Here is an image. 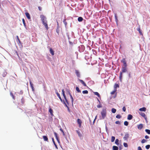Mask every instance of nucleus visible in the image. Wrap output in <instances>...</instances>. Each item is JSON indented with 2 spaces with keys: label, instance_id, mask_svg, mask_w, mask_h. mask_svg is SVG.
Listing matches in <instances>:
<instances>
[{
  "label": "nucleus",
  "instance_id": "4",
  "mask_svg": "<svg viewBox=\"0 0 150 150\" xmlns=\"http://www.w3.org/2000/svg\"><path fill=\"white\" fill-rule=\"evenodd\" d=\"M121 62H122L123 64L122 67H127V64L126 63L125 59V58L123 59L121 61Z\"/></svg>",
  "mask_w": 150,
  "mask_h": 150
},
{
  "label": "nucleus",
  "instance_id": "8",
  "mask_svg": "<svg viewBox=\"0 0 150 150\" xmlns=\"http://www.w3.org/2000/svg\"><path fill=\"white\" fill-rule=\"evenodd\" d=\"M75 71L76 74L77 76L78 77H80V74L79 71L78 70H76Z\"/></svg>",
  "mask_w": 150,
  "mask_h": 150
},
{
  "label": "nucleus",
  "instance_id": "31",
  "mask_svg": "<svg viewBox=\"0 0 150 150\" xmlns=\"http://www.w3.org/2000/svg\"><path fill=\"white\" fill-rule=\"evenodd\" d=\"M111 111L112 113H115L116 112V110L114 108H112V109Z\"/></svg>",
  "mask_w": 150,
  "mask_h": 150
},
{
  "label": "nucleus",
  "instance_id": "41",
  "mask_svg": "<svg viewBox=\"0 0 150 150\" xmlns=\"http://www.w3.org/2000/svg\"><path fill=\"white\" fill-rule=\"evenodd\" d=\"M116 90H117L116 89H115L114 91H113L111 92L110 93L111 94V95L114 94L115 93V91H116Z\"/></svg>",
  "mask_w": 150,
  "mask_h": 150
},
{
  "label": "nucleus",
  "instance_id": "23",
  "mask_svg": "<svg viewBox=\"0 0 150 150\" xmlns=\"http://www.w3.org/2000/svg\"><path fill=\"white\" fill-rule=\"evenodd\" d=\"M78 21L79 22H81L83 20V18L81 17H79L78 18Z\"/></svg>",
  "mask_w": 150,
  "mask_h": 150
},
{
  "label": "nucleus",
  "instance_id": "14",
  "mask_svg": "<svg viewBox=\"0 0 150 150\" xmlns=\"http://www.w3.org/2000/svg\"><path fill=\"white\" fill-rule=\"evenodd\" d=\"M42 137L44 141L48 142V139L47 136H43Z\"/></svg>",
  "mask_w": 150,
  "mask_h": 150
},
{
  "label": "nucleus",
  "instance_id": "34",
  "mask_svg": "<svg viewBox=\"0 0 150 150\" xmlns=\"http://www.w3.org/2000/svg\"><path fill=\"white\" fill-rule=\"evenodd\" d=\"M82 93L83 94H88V91L87 90H84L83 91Z\"/></svg>",
  "mask_w": 150,
  "mask_h": 150
},
{
  "label": "nucleus",
  "instance_id": "29",
  "mask_svg": "<svg viewBox=\"0 0 150 150\" xmlns=\"http://www.w3.org/2000/svg\"><path fill=\"white\" fill-rule=\"evenodd\" d=\"M21 105H23L25 102V100L23 98L21 99Z\"/></svg>",
  "mask_w": 150,
  "mask_h": 150
},
{
  "label": "nucleus",
  "instance_id": "51",
  "mask_svg": "<svg viewBox=\"0 0 150 150\" xmlns=\"http://www.w3.org/2000/svg\"><path fill=\"white\" fill-rule=\"evenodd\" d=\"M63 22L64 23V24H65V25H67V22L65 21V20H64V21H63Z\"/></svg>",
  "mask_w": 150,
  "mask_h": 150
},
{
  "label": "nucleus",
  "instance_id": "47",
  "mask_svg": "<svg viewBox=\"0 0 150 150\" xmlns=\"http://www.w3.org/2000/svg\"><path fill=\"white\" fill-rule=\"evenodd\" d=\"M97 107L98 108H100L102 107V106L101 105H97Z\"/></svg>",
  "mask_w": 150,
  "mask_h": 150
},
{
  "label": "nucleus",
  "instance_id": "58",
  "mask_svg": "<svg viewBox=\"0 0 150 150\" xmlns=\"http://www.w3.org/2000/svg\"><path fill=\"white\" fill-rule=\"evenodd\" d=\"M57 33H59L58 31H57Z\"/></svg>",
  "mask_w": 150,
  "mask_h": 150
},
{
  "label": "nucleus",
  "instance_id": "40",
  "mask_svg": "<svg viewBox=\"0 0 150 150\" xmlns=\"http://www.w3.org/2000/svg\"><path fill=\"white\" fill-rule=\"evenodd\" d=\"M150 145H146L145 146L146 149H149L150 148Z\"/></svg>",
  "mask_w": 150,
  "mask_h": 150
},
{
  "label": "nucleus",
  "instance_id": "15",
  "mask_svg": "<svg viewBox=\"0 0 150 150\" xmlns=\"http://www.w3.org/2000/svg\"><path fill=\"white\" fill-rule=\"evenodd\" d=\"M132 116L131 114H129L128 115L127 119L128 120H131L132 119Z\"/></svg>",
  "mask_w": 150,
  "mask_h": 150
},
{
  "label": "nucleus",
  "instance_id": "32",
  "mask_svg": "<svg viewBox=\"0 0 150 150\" xmlns=\"http://www.w3.org/2000/svg\"><path fill=\"white\" fill-rule=\"evenodd\" d=\"M115 139V137L114 136H112L111 137V141L112 142H114Z\"/></svg>",
  "mask_w": 150,
  "mask_h": 150
},
{
  "label": "nucleus",
  "instance_id": "39",
  "mask_svg": "<svg viewBox=\"0 0 150 150\" xmlns=\"http://www.w3.org/2000/svg\"><path fill=\"white\" fill-rule=\"evenodd\" d=\"M146 142V141L145 139H143L142 140V141H141V142L143 144V143Z\"/></svg>",
  "mask_w": 150,
  "mask_h": 150
},
{
  "label": "nucleus",
  "instance_id": "1",
  "mask_svg": "<svg viewBox=\"0 0 150 150\" xmlns=\"http://www.w3.org/2000/svg\"><path fill=\"white\" fill-rule=\"evenodd\" d=\"M41 18L42 23L44 25L46 29L47 30L49 28L47 25V21L46 19V18L44 16H42Z\"/></svg>",
  "mask_w": 150,
  "mask_h": 150
},
{
  "label": "nucleus",
  "instance_id": "59",
  "mask_svg": "<svg viewBox=\"0 0 150 150\" xmlns=\"http://www.w3.org/2000/svg\"><path fill=\"white\" fill-rule=\"evenodd\" d=\"M98 100L99 102H100V101H99V100H98Z\"/></svg>",
  "mask_w": 150,
  "mask_h": 150
},
{
  "label": "nucleus",
  "instance_id": "3",
  "mask_svg": "<svg viewBox=\"0 0 150 150\" xmlns=\"http://www.w3.org/2000/svg\"><path fill=\"white\" fill-rule=\"evenodd\" d=\"M107 111L106 108H103L101 112V115L103 119H104L106 117Z\"/></svg>",
  "mask_w": 150,
  "mask_h": 150
},
{
  "label": "nucleus",
  "instance_id": "9",
  "mask_svg": "<svg viewBox=\"0 0 150 150\" xmlns=\"http://www.w3.org/2000/svg\"><path fill=\"white\" fill-rule=\"evenodd\" d=\"M79 80L81 82V83L83 84V85L84 86H86V83L84 82V81L80 79H79Z\"/></svg>",
  "mask_w": 150,
  "mask_h": 150
},
{
  "label": "nucleus",
  "instance_id": "53",
  "mask_svg": "<svg viewBox=\"0 0 150 150\" xmlns=\"http://www.w3.org/2000/svg\"><path fill=\"white\" fill-rule=\"evenodd\" d=\"M63 95L64 99H66V98H67L65 94H63Z\"/></svg>",
  "mask_w": 150,
  "mask_h": 150
},
{
  "label": "nucleus",
  "instance_id": "10",
  "mask_svg": "<svg viewBox=\"0 0 150 150\" xmlns=\"http://www.w3.org/2000/svg\"><path fill=\"white\" fill-rule=\"evenodd\" d=\"M143 127V125L142 124L137 125L138 129H141Z\"/></svg>",
  "mask_w": 150,
  "mask_h": 150
},
{
  "label": "nucleus",
  "instance_id": "54",
  "mask_svg": "<svg viewBox=\"0 0 150 150\" xmlns=\"http://www.w3.org/2000/svg\"><path fill=\"white\" fill-rule=\"evenodd\" d=\"M60 130L63 133V134H64V132L63 131V130H62V129L61 128H60Z\"/></svg>",
  "mask_w": 150,
  "mask_h": 150
},
{
  "label": "nucleus",
  "instance_id": "49",
  "mask_svg": "<svg viewBox=\"0 0 150 150\" xmlns=\"http://www.w3.org/2000/svg\"><path fill=\"white\" fill-rule=\"evenodd\" d=\"M145 138L146 139H148L149 138V137L147 135H146L145 136Z\"/></svg>",
  "mask_w": 150,
  "mask_h": 150
},
{
  "label": "nucleus",
  "instance_id": "37",
  "mask_svg": "<svg viewBox=\"0 0 150 150\" xmlns=\"http://www.w3.org/2000/svg\"><path fill=\"white\" fill-rule=\"evenodd\" d=\"M145 131L146 132H147L148 134H150V130L148 129H146L145 130Z\"/></svg>",
  "mask_w": 150,
  "mask_h": 150
},
{
  "label": "nucleus",
  "instance_id": "21",
  "mask_svg": "<svg viewBox=\"0 0 150 150\" xmlns=\"http://www.w3.org/2000/svg\"><path fill=\"white\" fill-rule=\"evenodd\" d=\"M30 86L33 90L34 87L33 86V84L32 83L31 80L30 81Z\"/></svg>",
  "mask_w": 150,
  "mask_h": 150
},
{
  "label": "nucleus",
  "instance_id": "5",
  "mask_svg": "<svg viewBox=\"0 0 150 150\" xmlns=\"http://www.w3.org/2000/svg\"><path fill=\"white\" fill-rule=\"evenodd\" d=\"M65 99V101H66V102L67 103V104H66V103H65V102H64V100H63L64 103V105H65V106L68 109V110H69V108L68 106V105H69V102H68V100H67V98H66V99Z\"/></svg>",
  "mask_w": 150,
  "mask_h": 150
},
{
  "label": "nucleus",
  "instance_id": "50",
  "mask_svg": "<svg viewBox=\"0 0 150 150\" xmlns=\"http://www.w3.org/2000/svg\"><path fill=\"white\" fill-rule=\"evenodd\" d=\"M138 150H142L141 147L140 146H139L138 148Z\"/></svg>",
  "mask_w": 150,
  "mask_h": 150
},
{
  "label": "nucleus",
  "instance_id": "6",
  "mask_svg": "<svg viewBox=\"0 0 150 150\" xmlns=\"http://www.w3.org/2000/svg\"><path fill=\"white\" fill-rule=\"evenodd\" d=\"M77 122L79 125V127L80 128L82 123L81 120L79 119H78L77 120Z\"/></svg>",
  "mask_w": 150,
  "mask_h": 150
},
{
  "label": "nucleus",
  "instance_id": "38",
  "mask_svg": "<svg viewBox=\"0 0 150 150\" xmlns=\"http://www.w3.org/2000/svg\"><path fill=\"white\" fill-rule=\"evenodd\" d=\"M76 90L79 93H80L81 92V91L79 89V87H76Z\"/></svg>",
  "mask_w": 150,
  "mask_h": 150
},
{
  "label": "nucleus",
  "instance_id": "55",
  "mask_svg": "<svg viewBox=\"0 0 150 150\" xmlns=\"http://www.w3.org/2000/svg\"><path fill=\"white\" fill-rule=\"evenodd\" d=\"M62 94H65L64 91V89H62Z\"/></svg>",
  "mask_w": 150,
  "mask_h": 150
},
{
  "label": "nucleus",
  "instance_id": "12",
  "mask_svg": "<svg viewBox=\"0 0 150 150\" xmlns=\"http://www.w3.org/2000/svg\"><path fill=\"white\" fill-rule=\"evenodd\" d=\"M54 135L57 141L59 143V137H58L57 136V133L56 132H55L54 133Z\"/></svg>",
  "mask_w": 150,
  "mask_h": 150
},
{
  "label": "nucleus",
  "instance_id": "44",
  "mask_svg": "<svg viewBox=\"0 0 150 150\" xmlns=\"http://www.w3.org/2000/svg\"><path fill=\"white\" fill-rule=\"evenodd\" d=\"M115 123L116 124H118V125L120 124V121H116V122H115Z\"/></svg>",
  "mask_w": 150,
  "mask_h": 150
},
{
  "label": "nucleus",
  "instance_id": "16",
  "mask_svg": "<svg viewBox=\"0 0 150 150\" xmlns=\"http://www.w3.org/2000/svg\"><path fill=\"white\" fill-rule=\"evenodd\" d=\"M146 108L145 107H143L142 108H140L139 109V110L140 111H143L145 112L146 110Z\"/></svg>",
  "mask_w": 150,
  "mask_h": 150
},
{
  "label": "nucleus",
  "instance_id": "52",
  "mask_svg": "<svg viewBox=\"0 0 150 150\" xmlns=\"http://www.w3.org/2000/svg\"><path fill=\"white\" fill-rule=\"evenodd\" d=\"M38 9H39V11H41L42 8H41V7H40V6H38Z\"/></svg>",
  "mask_w": 150,
  "mask_h": 150
},
{
  "label": "nucleus",
  "instance_id": "43",
  "mask_svg": "<svg viewBox=\"0 0 150 150\" xmlns=\"http://www.w3.org/2000/svg\"><path fill=\"white\" fill-rule=\"evenodd\" d=\"M123 145H124V146L125 147H128V145H127V143H123Z\"/></svg>",
  "mask_w": 150,
  "mask_h": 150
},
{
  "label": "nucleus",
  "instance_id": "18",
  "mask_svg": "<svg viewBox=\"0 0 150 150\" xmlns=\"http://www.w3.org/2000/svg\"><path fill=\"white\" fill-rule=\"evenodd\" d=\"M76 132L78 134V135L79 136V137H81L82 136V134L79 131V130H76Z\"/></svg>",
  "mask_w": 150,
  "mask_h": 150
},
{
  "label": "nucleus",
  "instance_id": "27",
  "mask_svg": "<svg viewBox=\"0 0 150 150\" xmlns=\"http://www.w3.org/2000/svg\"><path fill=\"white\" fill-rule=\"evenodd\" d=\"M137 30L139 32V33L141 35H142V32L141 31V30H140V28H138L137 29Z\"/></svg>",
  "mask_w": 150,
  "mask_h": 150
},
{
  "label": "nucleus",
  "instance_id": "24",
  "mask_svg": "<svg viewBox=\"0 0 150 150\" xmlns=\"http://www.w3.org/2000/svg\"><path fill=\"white\" fill-rule=\"evenodd\" d=\"M113 150H118V147L116 146H113Z\"/></svg>",
  "mask_w": 150,
  "mask_h": 150
},
{
  "label": "nucleus",
  "instance_id": "57",
  "mask_svg": "<svg viewBox=\"0 0 150 150\" xmlns=\"http://www.w3.org/2000/svg\"><path fill=\"white\" fill-rule=\"evenodd\" d=\"M57 33H59L58 31H57Z\"/></svg>",
  "mask_w": 150,
  "mask_h": 150
},
{
  "label": "nucleus",
  "instance_id": "25",
  "mask_svg": "<svg viewBox=\"0 0 150 150\" xmlns=\"http://www.w3.org/2000/svg\"><path fill=\"white\" fill-rule=\"evenodd\" d=\"M94 93L95 95L97 96L98 97H100V96L99 94L97 92H94Z\"/></svg>",
  "mask_w": 150,
  "mask_h": 150
},
{
  "label": "nucleus",
  "instance_id": "7",
  "mask_svg": "<svg viewBox=\"0 0 150 150\" xmlns=\"http://www.w3.org/2000/svg\"><path fill=\"white\" fill-rule=\"evenodd\" d=\"M139 114L141 115L142 116L144 117L145 120L146 119V117L145 114L144 113H142L141 112H139Z\"/></svg>",
  "mask_w": 150,
  "mask_h": 150
},
{
  "label": "nucleus",
  "instance_id": "35",
  "mask_svg": "<svg viewBox=\"0 0 150 150\" xmlns=\"http://www.w3.org/2000/svg\"><path fill=\"white\" fill-rule=\"evenodd\" d=\"M119 140L118 139H116L115 141V143L117 145L119 144Z\"/></svg>",
  "mask_w": 150,
  "mask_h": 150
},
{
  "label": "nucleus",
  "instance_id": "26",
  "mask_svg": "<svg viewBox=\"0 0 150 150\" xmlns=\"http://www.w3.org/2000/svg\"><path fill=\"white\" fill-rule=\"evenodd\" d=\"M52 141L53 142V143L54 145V146H55L56 148V149H58V148H57V145L55 143V142L54 140V138H52Z\"/></svg>",
  "mask_w": 150,
  "mask_h": 150
},
{
  "label": "nucleus",
  "instance_id": "30",
  "mask_svg": "<svg viewBox=\"0 0 150 150\" xmlns=\"http://www.w3.org/2000/svg\"><path fill=\"white\" fill-rule=\"evenodd\" d=\"M10 95L12 97V98L14 99H15L14 96L13 95V93L12 92H11L10 93Z\"/></svg>",
  "mask_w": 150,
  "mask_h": 150
},
{
  "label": "nucleus",
  "instance_id": "17",
  "mask_svg": "<svg viewBox=\"0 0 150 150\" xmlns=\"http://www.w3.org/2000/svg\"><path fill=\"white\" fill-rule=\"evenodd\" d=\"M50 51L52 55H54V51H53V50L51 48L50 49Z\"/></svg>",
  "mask_w": 150,
  "mask_h": 150
},
{
  "label": "nucleus",
  "instance_id": "33",
  "mask_svg": "<svg viewBox=\"0 0 150 150\" xmlns=\"http://www.w3.org/2000/svg\"><path fill=\"white\" fill-rule=\"evenodd\" d=\"M116 117L117 118L120 119L122 117V116L120 115H117L116 116Z\"/></svg>",
  "mask_w": 150,
  "mask_h": 150
},
{
  "label": "nucleus",
  "instance_id": "2",
  "mask_svg": "<svg viewBox=\"0 0 150 150\" xmlns=\"http://www.w3.org/2000/svg\"><path fill=\"white\" fill-rule=\"evenodd\" d=\"M127 67H122V71L120 72L119 79L121 81H122V73H125L127 71Z\"/></svg>",
  "mask_w": 150,
  "mask_h": 150
},
{
  "label": "nucleus",
  "instance_id": "13",
  "mask_svg": "<svg viewBox=\"0 0 150 150\" xmlns=\"http://www.w3.org/2000/svg\"><path fill=\"white\" fill-rule=\"evenodd\" d=\"M25 15L26 17H27V18L28 19H30V15L29 14V13H28V12H26V13H25Z\"/></svg>",
  "mask_w": 150,
  "mask_h": 150
},
{
  "label": "nucleus",
  "instance_id": "36",
  "mask_svg": "<svg viewBox=\"0 0 150 150\" xmlns=\"http://www.w3.org/2000/svg\"><path fill=\"white\" fill-rule=\"evenodd\" d=\"M124 125L126 126H127L128 125V122L127 121H125L124 122Z\"/></svg>",
  "mask_w": 150,
  "mask_h": 150
},
{
  "label": "nucleus",
  "instance_id": "56",
  "mask_svg": "<svg viewBox=\"0 0 150 150\" xmlns=\"http://www.w3.org/2000/svg\"><path fill=\"white\" fill-rule=\"evenodd\" d=\"M129 78H130V77H131L130 73H129Z\"/></svg>",
  "mask_w": 150,
  "mask_h": 150
},
{
  "label": "nucleus",
  "instance_id": "48",
  "mask_svg": "<svg viewBox=\"0 0 150 150\" xmlns=\"http://www.w3.org/2000/svg\"><path fill=\"white\" fill-rule=\"evenodd\" d=\"M22 21H23V24H24V25H25V21L24 18H23Z\"/></svg>",
  "mask_w": 150,
  "mask_h": 150
},
{
  "label": "nucleus",
  "instance_id": "28",
  "mask_svg": "<svg viewBox=\"0 0 150 150\" xmlns=\"http://www.w3.org/2000/svg\"><path fill=\"white\" fill-rule=\"evenodd\" d=\"M114 88L116 89L117 88L119 87V85L117 84H115L114 86Z\"/></svg>",
  "mask_w": 150,
  "mask_h": 150
},
{
  "label": "nucleus",
  "instance_id": "19",
  "mask_svg": "<svg viewBox=\"0 0 150 150\" xmlns=\"http://www.w3.org/2000/svg\"><path fill=\"white\" fill-rule=\"evenodd\" d=\"M56 94H57V96L59 97V99H60V100L62 102V99L60 96V95L57 92L56 93Z\"/></svg>",
  "mask_w": 150,
  "mask_h": 150
},
{
  "label": "nucleus",
  "instance_id": "11",
  "mask_svg": "<svg viewBox=\"0 0 150 150\" xmlns=\"http://www.w3.org/2000/svg\"><path fill=\"white\" fill-rule=\"evenodd\" d=\"M129 137V135L128 134H126L123 137V139L125 140H127L128 138Z\"/></svg>",
  "mask_w": 150,
  "mask_h": 150
},
{
  "label": "nucleus",
  "instance_id": "22",
  "mask_svg": "<svg viewBox=\"0 0 150 150\" xmlns=\"http://www.w3.org/2000/svg\"><path fill=\"white\" fill-rule=\"evenodd\" d=\"M49 112L50 113L51 115H53V111L52 110L51 108H50V109L49 110Z\"/></svg>",
  "mask_w": 150,
  "mask_h": 150
},
{
  "label": "nucleus",
  "instance_id": "42",
  "mask_svg": "<svg viewBox=\"0 0 150 150\" xmlns=\"http://www.w3.org/2000/svg\"><path fill=\"white\" fill-rule=\"evenodd\" d=\"M115 18L116 21V22H117L118 20H117V16L116 14H115Z\"/></svg>",
  "mask_w": 150,
  "mask_h": 150
},
{
  "label": "nucleus",
  "instance_id": "20",
  "mask_svg": "<svg viewBox=\"0 0 150 150\" xmlns=\"http://www.w3.org/2000/svg\"><path fill=\"white\" fill-rule=\"evenodd\" d=\"M69 94L70 97L71 99V100L72 103H73V101H74L73 98L71 95V93L69 92Z\"/></svg>",
  "mask_w": 150,
  "mask_h": 150
},
{
  "label": "nucleus",
  "instance_id": "45",
  "mask_svg": "<svg viewBox=\"0 0 150 150\" xmlns=\"http://www.w3.org/2000/svg\"><path fill=\"white\" fill-rule=\"evenodd\" d=\"M122 110H123V111L124 112H125L126 111V108L125 107V106H124L123 108H122Z\"/></svg>",
  "mask_w": 150,
  "mask_h": 150
},
{
  "label": "nucleus",
  "instance_id": "46",
  "mask_svg": "<svg viewBox=\"0 0 150 150\" xmlns=\"http://www.w3.org/2000/svg\"><path fill=\"white\" fill-rule=\"evenodd\" d=\"M16 38H17V40H18V41L19 42V43H20L21 42V41H20V39H19V37H18V36H16Z\"/></svg>",
  "mask_w": 150,
  "mask_h": 150
}]
</instances>
